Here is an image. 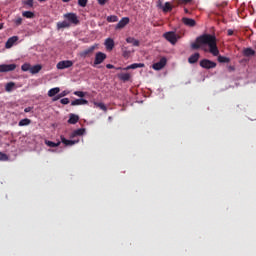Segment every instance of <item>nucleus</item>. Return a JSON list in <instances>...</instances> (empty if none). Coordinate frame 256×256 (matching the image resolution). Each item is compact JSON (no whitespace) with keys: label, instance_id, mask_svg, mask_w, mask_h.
Returning <instances> with one entry per match:
<instances>
[{"label":"nucleus","instance_id":"nucleus-8","mask_svg":"<svg viewBox=\"0 0 256 256\" xmlns=\"http://www.w3.org/2000/svg\"><path fill=\"white\" fill-rule=\"evenodd\" d=\"M107 59V54L103 52H97L95 55L94 65H101L103 61Z\"/></svg>","mask_w":256,"mask_h":256},{"label":"nucleus","instance_id":"nucleus-45","mask_svg":"<svg viewBox=\"0 0 256 256\" xmlns=\"http://www.w3.org/2000/svg\"><path fill=\"white\" fill-rule=\"evenodd\" d=\"M233 30H231V29H229L228 31H227V35H229V37H231V35H233Z\"/></svg>","mask_w":256,"mask_h":256},{"label":"nucleus","instance_id":"nucleus-39","mask_svg":"<svg viewBox=\"0 0 256 256\" xmlns=\"http://www.w3.org/2000/svg\"><path fill=\"white\" fill-rule=\"evenodd\" d=\"M60 103H61L62 105H69V98H63V99H61V100H60Z\"/></svg>","mask_w":256,"mask_h":256},{"label":"nucleus","instance_id":"nucleus-15","mask_svg":"<svg viewBox=\"0 0 256 256\" xmlns=\"http://www.w3.org/2000/svg\"><path fill=\"white\" fill-rule=\"evenodd\" d=\"M182 23H184V25L187 27H195V25H197V22L191 18H182Z\"/></svg>","mask_w":256,"mask_h":256},{"label":"nucleus","instance_id":"nucleus-5","mask_svg":"<svg viewBox=\"0 0 256 256\" xmlns=\"http://www.w3.org/2000/svg\"><path fill=\"white\" fill-rule=\"evenodd\" d=\"M95 49H97V44H94V45L90 46L89 48L80 52V57H83L84 59L87 57H91V54L95 53Z\"/></svg>","mask_w":256,"mask_h":256},{"label":"nucleus","instance_id":"nucleus-47","mask_svg":"<svg viewBox=\"0 0 256 256\" xmlns=\"http://www.w3.org/2000/svg\"><path fill=\"white\" fill-rule=\"evenodd\" d=\"M30 111H31V107H27L24 109V113H30Z\"/></svg>","mask_w":256,"mask_h":256},{"label":"nucleus","instance_id":"nucleus-40","mask_svg":"<svg viewBox=\"0 0 256 256\" xmlns=\"http://www.w3.org/2000/svg\"><path fill=\"white\" fill-rule=\"evenodd\" d=\"M24 5H27L28 7H33V0L24 1Z\"/></svg>","mask_w":256,"mask_h":256},{"label":"nucleus","instance_id":"nucleus-20","mask_svg":"<svg viewBox=\"0 0 256 256\" xmlns=\"http://www.w3.org/2000/svg\"><path fill=\"white\" fill-rule=\"evenodd\" d=\"M61 91V88L56 87V88H52L48 91V97H55V95H59Z\"/></svg>","mask_w":256,"mask_h":256},{"label":"nucleus","instance_id":"nucleus-51","mask_svg":"<svg viewBox=\"0 0 256 256\" xmlns=\"http://www.w3.org/2000/svg\"><path fill=\"white\" fill-rule=\"evenodd\" d=\"M3 29V23H0V30Z\"/></svg>","mask_w":256,"mask_h":256},{"label":"nucleus","instance_id":"nucleus-31","mask_svg":"<svg viewBox=\"0 0 256 256\" xmlns=\"http://www.w3.org/2000/svg\"><path fill=\"white\" fill-rule=\"evenodd\" d=\"M22 15L26 18V19H33L35 17V13L31 12V11H24L22 13Z\"/></svg>","mask_w":256,"mask_h":256},{"label":"nucleus","instance_id":"nucleus-24","mask_svg":"<svg viewBox=\"0 0 256 256\" xmlns=\"http://www.w3.org/2000/svg\"><path fill=\"white\" fill-rule=\"evenodd\" d=\"M118 77L121 81H124V83H125V82L129 81V79H131V74L122 73V74H119Z\"/></svg>","mask_w":256,"mask_h":256},{"label":"nucleus","instance_id":"nucleus-33","mask_svg":"<svg viewBox=\"0 0 256 256\" xmlns=\"http://www.w3.org/2000/svg\"><path fill=\"white\" fill-rule=\"evenodd\" d=\"M218 61H219V63H229L231 61V59H229L228 57H225V56H218Z\"/></svg>","mask_w":256,"mask_h":256},{"label":"nucleus","instance_id":"nucleus-49","mask_svg":"<svg viewBox=\"0 0 256 256\" xmlns=\"http://www.w3.org/2000/svg\"><path fill=\"white\" fill-rule=\"evenodd\" d=\"M63 1V3H69V1H71V0H62Z\"/></svg>","mask_w":256,"mask_h":256},{"label":"nucleus","instance_id":"nucleus-38","mask_svg":"<svg viewBox=\"0 0 256 256\" xmlns=\"http://www.w3.org/2000/svg\"><path fill=\"white\" fill-rule=\"evenodd\" d=\"M78 5L80 7H87V0H78Z\"/></svg>","mask_w":256,"mask_h":256},{"label":"nucleus","instance_id":"nucleus-46","mask_svg":"<svg viewBox=\"0 0 256 256\" xmlns=\"http://www.w3.org/2000/svg\"><path fill=\"white\" fill-rule=\"evenodd\" d=\"M59 99H61V97H59V94L57 96H55L52 101H59Z\"/></svg>","mask_w":256,"mask_h":256},{"label":"nucleus","instance_id":"nucleus-52","mask_svg":"<svg viewBox=\"0 0 256 256\" xmlns=\"http://www.w3.org/2000/svg\"><path fill=\"white\" fill-rule=\"evenodd\" d=\"M184 11H185V13H189V10H188V9H185Z\"/></svg>","mask_w":256,"mask_h":256},{"label":"nucleus","instance_id":"nucleus-13","mask_svg":"<svg viewBox=\"0 0 256 256\" xmlns=\"http://www.w3.org/2000/svg\"><path fill=\"white\" fill-rule=\"evenodd\" d=\"M199 57H201V54H199V52H196V53L192 54L188 58V63H190V65H193V64L197 63V61H199Z\"/></svg>","mask_w":256,"mask_h":256},{"label":"nucleus","instance_id":"nucleus-35","mask_svg":"<svg viewBox=\"0 0 256 256\" xmlns=\"http://www.w3.org/2000/svg\"><path fill=\"white\" fill-rule=\"evenodd\" d=\"M177 5H187V3H191L193 0H176Z\"/></svg>","mask_w":256,"mask_h":256},{"label":"nucleus","instance_id":"nucleus-22","mask_svg":"<svg viewBox=\"0 0 256 256\" xmlns=\"http://www.w3.org/2000/svg\"><path fill=\"white\" fill-rule=\"evenodd\" d=\"M243 55L244 57H253V55H255V50H253L252 48H246L243 51Z\"/></svg>","mask_w":256,"mask_h":256},{"label":"nucleus","instance_id":"nucleus-30","mask_svg":"<svg viewBox=\"0 0 256 256\" xmlns=\"http://www.w3.org/2000/svg\"><path fill=\"white\" fill-rule=\"evenodd\" d=\"M126 41H127V43H132V45L134 47H139V45H140L139 40H136L135 38L129 37V38L126 39Z\"/></svg>","mask_w":256,"mask_h":256},{"label":"nucleus","instance_id":"nucleus-41","mask_svg":"<svg viewBox=\"0 0 256 256\" xmlns=\"http://www.w3.org/2000/svg\"><path fill=\"white\" fill-rule=\"evenodd\" d=\"M21 23H23V19L22 18H17L15 20V25H17V27H19V25H21Z\"/></svg>","mask_w":256,"mask_h":256},{"label":"nucleus","instance_id":"nucleus-23","mask_svg":"<svg viewBox=\"0 0 256 256\" xmlns=\"http://www.w3.org/2000/svg\"><path fill=\"white\" fill-rule=\"evenodd\" d=\"M18 125H19V127H27V125H31V119L24 118L19 121Z\"/></svg>","mask_w":256,"mask_h":256},{"label":"nucleus","instance_id":"nucleus-42","mask_svg":"<svg viewBox=\"0 0 256 256\" xmlns=\"http://www.w3.org/2000/svg\"><path fill=\"white\" fill-rule=\"evenodd\" d=\"M68 94H69V92L63 91V92H61V93L58 94V95H59V97H60V99H61L62 97H66V95H68Z\"/></svg>","mask_w":256,"mask_h":256},{"label":"nucleus","instance_id":"nucleus-50","mask_svg":"<svg viewBox=\"0 0 256 256\" xmlns=\"http://www.w3.org/2000/svg\"><path fill=\"white\" fill-rule=\"evenodd\" d=\"M39 1V3H43V2H45V1H47V0H38Z\"/></svg>","mask_w":256,"mask_h":256},{"label":"nucleus","instance_id":"nucleus-6","mask_svg":"<svg viewBox=\"0 0 256 256\" xmlns=\"http://www.w3.org/2000/svg\"><path fill=\"white\" fill-rule=\"evenodd\" d=\"M166 65L167 58L162 57L159 62H156L152 65V69H154L155 71H161V69H163V67H165Z\"/></svg>","mask_w":256,"mask_h":256},{"label":"nucleus","instance_id":"nucleus-19","mask_svg":"<svg viewBox=\"0 0 256 256\" xmlns=\"http://www.w3.org/2000/svg\"><path fill=\"white\" fill-rule=\"evenodd\" d=\"M79 122V117L75 114H70V117L68 119V123L70 125H76V123Z\"/></svg>","mask_w":256,"mask_h":256},{"label":"nucleus","instance_id":"nucleus-48","mask_svg":"<svg viewBox=\"0 0 256 256\" xmlns=\"http://www.w3.org/2000/svg\"><path fill=\"white\" fill-rule=\"evenodd\" d=\"M228 69H229V71H235V67L234 66H229Z\"/></svg>","mask_w":256,"mask_h":256},{"label":"nucleus","instance_id":"nucleus-32","mask_svg":"<svg viewBox=\"0 0 256 256\" xmlns=\"http://www.w3.org/2000/svg\"><path fill=\"white\" fill-rule=\"evenodd\" d=\"M106 20L108 21V23H117L119 21V18L115 15H111L108 16Z\"/></svg>","mask_w":256,"mask_h":256},{"label":"nucleus","instance_id":"nucleus-11","mask_svg":"<svg viewBox=\"0 0 256 256\" xmlns=\"http://www.w3.org/2000/svg\"><path fill=\"white\" fill-rule=\"evenodd\" d=\"M127 25H129V17H124L117 23L115 29H123Z\"/></svg>","mask_w":256,"mask_h":256},{"label":"nucleus","instance_id":"nucleus-4","mask_svg":"<svg viewBox=\"0 0 256 256\" xmlns=\"http://www.w3.org/2000/svg\"><path fill=\"white\" fill-rule=\"evenodd\" d=\"M200 67H202V69H215V67H217V63L209 59H203L200 61Z\"/></svg>","mask_w":256,"mask_h":256},{"label":"nucleus","instance_id":"nucleus-37","mask_svg":"<svg viewBox=\"0 0 256 256\" xmlns=\"http://www.w3.org/2000/svg\"><path fill=\"white\" fill-rule=\"evenodd\" d=\"M9 157H7V154L0 152V161H7Z\"/></svg>","mask_w":256,"mask_h":256},{"label":"nucleus","instance_id":"nucleus-1","mask_svg":"<svg viewBox=\"0 0 256 256\" xmlns=\"http://www.w3.org/2000/svg\"><path fill=\"white\" fill-rule=\"evenodd\" d=\"M201 45H208L209 51L214 57L219 55V48L217 47V37L211 34H203L196 38V42L191 44V49L197 51L201 49Z\"/></svg>","mask_w":256,"mask_h":256},{"label":"nucleus","instance_id":"nucleus-26","mask_svg":"<svg viewBox=\"0 0 256 256\" xmlns=\"http://www.w3.org/2000/svg\"><path fill=\"white\" fill-rule=\"evenodd\" d=\"M81 135H85V128L77 129L72 133L73 137H81Z\"/></svg>","mask_w":256,"mask_h":256},{"label":"nucleus","instance_id":"nucleus-17","mask_svg":"<svg viewBox=\"0 0 256 256\" xmlns=\"http://www.w3.org/2000/svg\"><path fill=\"white\" fill-rule=\"evenodd\" d=\"M43 69V66H41L40 64H36L34 66H30V73L32 75H37V73H39V71H41Z\"/></svg>","mask_w":256,"mask_h":256},{"label":"nucleus","instance_id":"nucleus-43","mask_svg":"<svg viewBox=\"0 0 256 256\" xmlns=\"http://www.w3.org/2000/svg\"><path fill=\"white\" fill-rule=\"evenodd\" d=\"M100 5H105L107 3V0H97Z\"/></svg>","mask_w":256,"mask_h":256},{"label":"nucleus","instance_id":"nucleus-3","mask_svg":"<svg viewBox=\"0 0 256 256\" xmlns=\"http://www.w3.org/2000/svg\"><path fill=\"white\" fill-rule=\"evenodd\" d=\"M64 19H67L70 25H79V17L75 13H66L63 15Z\"/></svg>","mask_w":256,"mask_h":256},{"label":"nucleus","instance_id":"nucleus-27","mask_svg":"<svg viewBox=\"0 0 256 256\" xmlns=\"http://www.w3.org/2000/svg\"><path fill=\"white\" fill-rule=\"evenodd\" d=\"M15 89V83L14 82H9L5 85V91L7 93H11Z\"/></svg>","mask_w":256,"mask_h":256},{"label":"nucleus","instance_id":"nucleus-14","mask_svg":"<svg viewBox=\"0 0 256 256\" xmlns=\"http://www.w3.org/2000/svg\"><path fill=\"white\" fill-rule=\"evenodd\" d=\"M58 31L60 29H69V27H71V23H69L67 20H64L62 22H57V25H56Z\"/></svg>","mask_w":256,"mask_h":256},{"label":"nucleus","instance_id":"nucleus-9","mask_svg":"<svg viewBox=\"0 0 256 256\" xmlns=\"http://www.w3.org/2000/svg\"><path fill=\"white\" fill-rule=\"evenodd\" d=\"M57 69H69V67H73V61L71 60H63L57 63Z\"/></svg>","mask_w":256,"mask_h":256},{"label":"nucleus","instance_id":"nucleus-18","mask_svg":"<svg viewBox=\"0 0 256 256\" xmlns=\"http://www.w3.org/2000/svg\"><path fill=\"white\" fill-rule=\"evenodd\" d=\"M143 67H145L144 63H134V64H131V65H129L128 67H126L124 69L127 71L129 69H141Z\"/></svg>","mask_w":256,"mask_h":256},{"label":"nucleus","instance_id":"nucleus-36","mask_svg":"<svg viewBox=\"0 0 256 256\" xmlns=\"http://www.w3.org/2000/svg\"><path fill=\"white\" fill-rule=\"evenodd\" d=\"M74 95H76V97H81V99H83V97H85V92H83V91H75Z\"/></svg>","mask_w":256,"mask_h":256},{"label":"nucleus","instance_id":"nucleus-7","mask_svg":"<svg viewBox=\"0 0 256 256\" xmlns=\"http://www.w3.org/2000/svg\"><path fill=\"white\" fill-rule=\"evenodd\" d=\"M17 64H2L0 65V73H9V71H15Z\"/></svg>","mask_w":256,"mask_h":256},{"label":"nucleus","instance_id":"nucleus-44","mask_svg":"<svg viewBox=\"0 0 256 256\" xmlns=\"http://www.w3.org/2000/svg\"><path fill=\"white\" fill-rule=\"evenodd\" d=\"M106 68H107V69H115V66L112 65V64H107V65H106Z\"/></svg>","mask_w":256,"mask_h":256},{"label":"nucleus","instance_id":"nucleus-53","mask_svg":"<svg viewBox=\"0 0 256 256\" xmlns=\"http://www.w3.org/2000/svg\"><path fill=\"white\" fill-rule=\"evenodd\" d=\"M108 119H109V121H111V119H112L111 116H109Z\"/></svg>","mask_w":256,"mask_h":256},{"label":"nucleus","instance_id":"nucleus-29","mask_svg":"<svg viewBox=\"0 0 256 256\" xmlns=\"http://www.w3.org/2000/svg\"><path fill=\"white\" fill-rule=\"evenodd\" d=\"M95 107H98V109H101L105 113H107V106L103 102H94Z\"/></svg>","mask_w":256,"mask_h":256},{"label":"nucleus","instance_id":"nucleus-2","mask_svg":"<svg viewBox=\"0 0 256 256\" xmlns=\"http://www.w3.org/2000/svg\"><path fill=\"white\" fill-rule=\"evenodd\" d=\"M163 37L166 39V41H169L171 45H175L177 41H179V36L173 31L164 33Z\"/></svg>","mask_w":256,"mask_h":256},{"label":"nucleus","instance_id":"nucleus-21","mask_svg":"<svg viewBox=\"0 0 256 256\" xmlns=\"http://www.w3.org/2000/svg\"><path fill=\"white\" fill-rule=\"evenodd\" d=\"M61 141L64 145L71 146L75 145L79 140H67L65 137H61Z\"/></svg>","mask_w":256,"mask_h":256},{"label":"nucleus","instance_id":"nucleus-28","mask_svg":"<svg viewBox=\"0 0 256 256\" xmlns=\"http://www.w3.org/2000/svg\"><path fill=\"white\" fill-rule=\"evenodd\" d=\"M45 145H47V147L55 148V147H59L61 145V142L55 143L50 140H45Z\"/></svg>","mask_w":256,"mask_h":256},{"label":"nucleus","instance_id":"nucleus-10","mask_svg":"<svg viewBox=\"0 0 256 256\" xmlns=\"http://www.w3.org/2000/svg\"><path fill=\"white\" fill-rule=\"evenodd\" d=\"M17 41H19V37L17 36L10 37L5 44L6 49H11V47H13V45H15Z\"/></svg>","mask_w":256,"mask_h":256},{"label":"nucleus","instance_id":"nucleus-25","mask_svg":"<svg viewBox=\"0 0 256 256\" xmlns=\"http://www.w3.org/2000/svg\"><path fill=\"white\" fill-rule=\"evenodd\" d=\"M162 11L164 13H169V11H173V6H171L170 2H166L164 6L162 7Z\"/></svg>","mask_w":256,"mask_h":256},{"label":"nucleus","instance_id":"nucleus-34","mask_svg":"<svg viewBox=\"0 0 256 256\" xmlns=\"http://www.w3.org/2000/svg\"><path fill=\"white\" fill-rule=\"evenodd\" d=\"M21 69H22V71H25V72L31 71V64L25 63V64H23V65L21 66Z\"/></svg>","mask_w":256,"mask_h":256},{"label":"nucleus","instance_id":"nucleus-12","mask_svg":"<svg viewBox=\"0 0 256 256\" xmlns=\"http://www.w3.org/2000/svg\"><path fill=\"white\" fill-rule=\"evenodd\" d=\"M107 51H113V48L115 47V41L112 38H107L104 43Z\"/></svg>","mask_w":256,"mask_h":256},{"label":"nucleus","instance_id":"nucleus-16","mask_svg":"<svg viewBox=\"0 0 256 256\" xmlns=\"http://www.w3.org/2000/svg\"><path fill=\"white\" fill-rule=\"evenodd\" d=\"M88 104H89V101L83 98L76 99L71 102L72 107H75L77 105H88Z\"/></svg>","mask_w":256,"mask_h":256}]
</instances>
